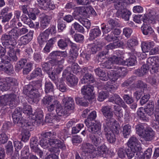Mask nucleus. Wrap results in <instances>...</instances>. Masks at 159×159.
<instances>
[{
  "mask_svg": "<svg viewBox=\"0 0 159 159\" xmlns=\"http://www.w3.org/2000/svg\"><path fill=\"white\" fill-rule=\"evenodd\" d=\"M64 61L65 59L64 58H62L60 60L52 59L50 61V63L52 66H54V71L55 74H59L63 70V64Z\"/></svg>",
  "mask_w": 159,
  "mask_h": 159,
  "instance_id": "13",
  "label": "nucleus"
},
{
  "mask_svg": "<svg viewBox=\"0 0 159 159\" xmlns=\"http://www.w3.org/2000/svg\"><path fill=\"white\" fill-rule=\"evenodd\" d=\"M123 1L119 0L114 2V7L117 10L116 13V15L120 13L122 11L125 9L124 6L125 4L123 2Z\"/></svg>",
  "mask_w": 159,
  "mask_h": 159,
  "instance_id": "32",
  "label": "nucleus"
},
{
  "mask_svg": "<svg viewBox=\"0 0 159 159\" xmlns=\"http://www.w3.org/2000/svg\"><path fill=\"white\" fill-rule=\"evenodd\" d=\"M131 126L129 125L124 126L123 127V133L125 138L128 137L127 136L129 135L131 131Z\"/></svg>",
  "mask_w": 159,
  "mask_h": 159,
  "instance_id": "57",
  "label": "nucleus"
},
{
  "mask_svg": "<svg viewBox=\"0 0 159 159\" xmlns=\"http://www.w3.org/2000/svg\"><path fill=\"white\" fill-rule=\"evenodd\" d=\"M67 83L70 86H73L76 85L78 82V78L73 74L70 76L66 77Z\"/></svg>",
  "mask_w": 159,
  "mask_h": 159,
  "instance_id": "34",
  "label": "nucleus"
},
{
  "mask_svg": "<svg viewBox=\"0 0 159 159\" xmlns=\"http://www.w3.org/2000/svg\"><path fill=\"white\" fill-rule=\"evenodd\" d=\"M103 116L105 118V124L104 125H109L113 124L115 121L113 118V113L111 109V106L109 105L103 106L101 110Z\"/></svg>",
  "mask_w": 159,
  "mask_h": 159,
  "instance_id": "7",
  "label": "nucleus"
},
{
  "mask_svg": "<svg viewBox=\"0 0 159 159\" xmlns=\"http://www.w3.org/2000/svg\"><path fill=\"white\" fill-rule=\"evenodd\" d=\"M16 96L14 93L7 94L1 95L0 97V107L2 108L7 105L9 102V106L11 109L16 107L15 103Z\"/></svg>",
  "mask_w": 159,
  "mask_h": 159,
  "instance_id": "5",
  "label": "nucleus"
},
{
  "mask_svg": "<svg viewBox=\"0 0 159 159\" xmlns=\"http://www.w3.org/2000/svg\"><path fill=\"white\" fill-rule=\"evenodd\" d=\"M88 46L90 50V53L92 54H95L99 50L98 47L96 46L94 43H92L88 44Z\"/></svg>",
  "mask_w": 159,
  "mask_h": 159,
  "instance_id": "54",
  "label": "nucleus"
},
{
  "mask_svg": "<svg viewBox=\"0 0 159 159\" xmlns=\"http://www.w3.org/2000/svg\"><path fill=\"white\" fill-rule=\"evenodd\" d=\"M8 34H10L11 38H12L14 39V40H12V43L15 41L16 44V40L20 35L19 31L16 29L13 28L9 32Z\"/></svg>",
  "mask_w": 159,
  "mask_h": 159,
  "instance_id": "40",
  "label": "nucleus"
},
{
  "mask_svg": "<svg viewBox=\"0 0 159 159\" xmlns=\"http://www.w3.org/2000/svg\"><path fill=\"white\" fill-rule=\"evenodd\" d=\"M104 125V131L107 141L111 143H114L116 140L115 136L112 130L113 124Z\"/></svg>",
  "mask_w": 159,
  "mask_h": 159,
  "instance_id": "10",
  "label": "nucleus"
},
{
  "mask_svg": "<svg viewBox=\"0 0 159 159\" xmlns=\"http://www.w3.org/2000/svg\"><path fill=\"white\" fill-rule=\"evenodd\" d=\"M23 92L27 96L33 99H35L40 96L38 89L32 87L30 85H27L24 87Z\"/></svg>",
  "mask_w": 159,
  "mask_h": 159,
  "instance_id": "11",
  "label": "nucleus"
},
{
  "mask_svg": "<svg viewBox=\"0 0 159 159\" xmlns=\"http://www.w3.org/2000/svg\"><path fill=\"white\" fill-rule=\"evenodd\" d=\"M113 63L124 65V61L123 59L120 57L113 56L110 58Z\"/></svg>",
  "mask_w": 159,
  "mask_h": 159,
  "instance_id": "51",
  "label": "nucleus"
},
{
  "mask_svg": "<svg viewBox=\"0 0 159 159\" xmlns=\"http://www.w3.org/2000/svg\"><path fill=\"white\" fill-rule=\"evenodd\" d=\"M23 107L22 108L23 113L25 114H26L30 116L32 113V109L31 107L28 105L26 102L23 103Z\"/></svg>",
  "mask_w": 159,
  "mask_h": 159,
  "instance_id": "49",
  "label": "nucleus"
},
{
  "mask_svg": "<svg viewBox=\"0 0 159 159\" xmlns=\"http://www.w3.org/2000/svg\"><path fill=\"white\" fill-rule=\"evenodd\" d=\"M56 115L55 113L49 112L46 114L45 121L48 123H52L55 120Z\"/></svg>",
  "mask_w": 159,
  "mask_h": 159,
  "instance_id": "41",
  "label": "nucleus"
},
{
  "mask_svg": "<svg viewBox=\"0 0 159 159\" xmlns=\"http://www.w3.org/2000/svg\"><path fill=\"white\" fill-rule=\"evenodd\" d=\"M93 87L91 85H85L82 88L81 92L84 95V98L86 99L90 100L94 98V93H93Z\"/></svg>",
  "mask_w": 159,
  "mask_h": 159,
  "instance_id": "12",
  "label": "nucleus"
},
{
  "mask_svg": "<svg viewBox=\"0 0 159 159\" xmlns=\"http://www.w3.org/2000/svg\"><path fill=\"white\" fill-rule=\"evenodd\" d=\"M100 66L102 68L111 69H114V66H113V64L111 61V60L110 58L107 61L102 63L100 65Z\"/></svg>",
  "mask_w": 159,
  "mask_h": 159,
  "instance_id": "46",
  "label": "nucleus"
},
{
  "mask_svg": "<svg viewBox=\"0 0 159 159\" xmlns=\"http://www.w3.org/2000/svg\"><path fill=\"white\" fill-rule=\"evenodd\" d=\"M9 62L3 63V67L1 68L2 70H3L4 71L9 75H11L13 74L14 72L13 67L12 65L11 64H8Z\"/></svg>",
  "mask_w": 159,
  "mask_h": 159,
  "instance_id": "35",
  "label": "nucleus"
},
{
  "mask_svg": "<svg viewBox=\"0 0 159 159\" xmlns=\"http://www.w3.org/2000/svg\"><path fill=\"white\" fill-rule=\"evenodd\" d=\"M117 88V86L116 85H111V82L108 81L102 88V90L99 91L98 100L100 102L103 101L108 96V91L113 92L116 90Z\"/></svg>",
  "mask_w": 159,
  "mask_h": 159,
  "instance_id": "4",
  "label": "nucleus"
},
{
  "mask_svg": "<svg viewBox=\"0 0 159 159\" xmlns=\"http://www.w3.org/2000/svg\"><path fill=\"white\" fill-rule=\"evenodd\" d=\"M41 136L42 137V139H46L50 142L54 140L53 136V134L51 132H48L45 133H43L41 134Z\"/></svg>",
  "mask_w": 159,
  "mask_h": 159,
  "instance_id": "56",
  "label": "nucleus"
},
{
  "mask_svg": "<svg viewBox=\"0 0 159 159\" xmlns=\"http://www.w3.org/2000/svg\"><path fill=\"white\" fill-rule=\"evenodd\" d=\"M54 104L56 105V111L57 114L59 116H61L65 115L70 114V113L65 109L64 107L63 108L60 102L58 101H54Z\"/></svg>",
  "mask_w": 159,
  "mask_h": 159,
  "instance_id": "21",
  "label": "nucleus"
},
{
  "mask_svg": "<svg viewBox=\"0 0 159 159\" xmlns=\"http://www.w3.org/2000/svg\"><path fill=\"white\" fill-rule=\"evenodd\" d=\"M97 116L96 112L95 111H93L91 112L88 116L87 118L85 120L84 122L86 124V123L88 122H92V120L95 119Z\"/></svg>",
  "mask_w": 159,
  "mask_h": 159,
  "instance_id": "62",
  "label": "nucleus"
},
{
  "mask_svg": "<svg viewBox=\"0 0 159 159\" xmlns=\"http://www.w3.org/2000/svg\"><path fill=\"white\" fill-rule=\"evenodd\" d=\"M143 109V107H140V120L145 121H148V119L147 116V114L150 116L151 115L154 110V106L150 104L148 105L146 109H145L146 113L142 112L141 110Z\"/></svg>",
  "mask_w": 159,
  "mask_h": 159,
  "instance_id": "16",
  "label": "nucleus"
},
{
  "mask_svg": "<svg viewBox=\"0 0 159 159\" xmlns=\"http://www.w3.org/2000/svg\"><path fill=\"white\" fill-rule=\"evenodd\" d=\"M50 141L46 139H42L40 141V144L44 148H47L50 145Z\"/></svg>",
  "mask_w": 159,
  "mask_h": 159,
  "instance_id": "61",
  "label": "nucleus"
},
{
  "mask_svg": "<svg viewBox=\"0 0 159 159\" xmlns=\"http://www.w3.org/2000/svg\"><path fill=\"white\" fill-rule=\"evenodd\" d=\"M152 153L151 148H148L144 153L140 149V159H149L151 156Z\"/></svg>",
  "mask_w": 159,
  "mask_h": 159,
  "instance_id": "36",
  "label": "nucleus"
},
{
  "mask_svg": "<svg viewBox=\"0 0 159 159\" xmlns=\"http://www.w3.org/2000/svg\"><path fill=\"white\" fill-rule=\"evenodd\" d=\"M82 152L81 155L82 158L87 159L86 157L88 156L90 154L96 152V149L93 145L89 143H84L82 144L81 148Z\"/></svg>",
  "mask_w": 159,
  "mask_h": 159,
  "instance_id": "8",
  "label": "nucleus"
},
{
  "mask_svg": "<svg viewBox=\"0 0 159 159\" xmlns=\"http://www.w3.org/2000/svg\"><path fill=\"white\" fill-rule=\"evenodd\" d=\"M114 69L116 73L120 77H124L128 73L127 69L123 66H115Z\"/></svg>",
  "mask_w": 159,
  "mask_h": 159,
  "instance_id": "29",
  "label": "nucleus"
},
{
  "mask_svg": "<svg viewBox=\"0 0 159 159\" xmlns=\"http://www.w3.org/2000/svg\"><path fill=\"white\" fill-rule=\"evenodd\" d=\"M101 34V31L98 27H96L90 30L89 34V39L91 40L94 39L99 36Z\"/></svg>",
  "mask_w": 159,
  "mask_h": 159,
  "instance_id": "33",
  "label": "nucleus"
},
{
  "mask_svg": "<svg viewBox=\"0 0 159 159\" xmlns=\"http://www.w3.org/2000/svg\"><path fill=\"white\" fill-rule=\"evenodd\" d=\"M57 89L61 91L64 92L67 90L65 83L62 80H60L57 83H55Z\"/></svg>",
  "mask_w": 159,
  "mask_h": 159,
  "instance_id": "44",
  "label": "nucleus"
},
{
  "mask_svg": "<svg viewBox=\"0 0 159 159\" xmlns=\"http://www.w3.org/2000/svg\"><path fill=\"white\" fill-rule=\"evenodd\" d=\"M149 66V65L147 64L143 65L141 69H140V76L146 75L148 72Z\"/></svg>",
  "mask_w": 159,
  "mask_h": 159,
  "instance_id": "58",
  "label": "nucleus"
},
{
  "mask_svg": "<svg viewBox=\"0 0 159 159\" xmlns=\"http://www.w3.org/2000/svg\"><path fill=\"white\" fill-rule=\"evenodd\" d=\"M68 42H69L68 39L65 38L61 39L58 42V46L61 49H65L68 46Z\"/></svg>",
  "mask_w": 159,
  "mask_h": 159,
  "instance_id": "45",
  "label": "nucleus"
},
{
  "mask_svg": "<svg viewBox=\"0 0 159 159\" xmlns=\"http://www.w3.org/2000/svg\"><path fill=\"white\" fill-rule=\"evenodd\" d=\"M145 123H140V136L146 141H151L153 139L154 132L151 129H148Z\"/></svg>",
  "mask_w": 159,
  "mask_h": 159,
  "instance_id": "6",
  "label": "nucleus"
},
{
  "mask_svg": "<svg viewBox=\"0 0 159 159\" xmlns=\"http://www.w3.org/2000/svg\"><path fill=\"white\" fill-rule=\"evenodd\" d=\"M27 60L26 59H22L20 60L16 66V70L19 71L21 70L27 62Z\"/></svg>",
  "mask_w": 159,
  "mask_h": 159,
  "instance_id": "55",
  "label": "nucleus"
},
{
  "mask_svg": "<svg viewBox=\"0 0 159 159\" xmlns=\"http://www.w3.org/2000/svg\"><path fill=\"white\" fill-rule=\"evenodd\" d=\"M42 85V80H38L32 81V84L30 85L32 87L38 89H40Z\"/></svg>",
  "mask_w": 159,
  "mask_h": 159,
  "instance_id": "60",
  "label": "nucleus"
},
{
  "mask_svg": "<svg viewBox=\"0 0 159 159\" xmlns=\"http://www.w3.org/2000/svg\"><path fill=\"white\" fill-rule=\"evenodd\" d=\"M110 102H114L116 104L125 108L126 107V105L122 99L116 94H114L113 96L111 97L109 99Z\"/></svg>",
  "mask_w": 159,
  "mask_h": 159,
  "instance_id": "22",
  "label": "nucleus"
},
{
  "mask_svg": "<svg viewBox=\"0 0 159 159\" xmlns=\"http://www.w3.org/2000/svg\"><path fill=\"white\" fill-rule=\"evenodd\" d=\"M33 32V31H30L28 34L21 37L18 40V45L21 46L28 44L32 38Z\"/></svg>",
  "mask_w": 159,
  "mask_h": 159,
  "instance_id": "20",
  "label": "nucleus"
},
{
  "mask_svg": "<svg viewBox=\"0 0 159 159\" xmlns=\"http://www.w3.org/2000/svg\"><path fill=\"white\" fill-rule=\"evenodd\" d=\"M144 23L141 27V30L143 33L145 35H152L154 39H156L157 36L155 34L154 31L149 25V24L157 23V19L155 15L151 16V14L147 17L144 15L143 19Z\"/></svg>",
  "mask_w": 159,
  "mask_h": 159,
  "instance_id": "1",
  "label": "nucleus"
},
{
  "mask_svg": "<svg viewBox=\"0 0 159 159\" xmlns=\"http://www.w3.org/2000/svg\"><path fill=\"white\" fill-rule=\"evenodd\" d=\"M119 26L118 23L116 21L113 19H111L108 21L107 25L104 27H102L101 28L104 34L108 33Z\"/></svg>",
  "mask_w": 159,
  "mask_h": 159,
  "instance_id": "18",
  "label": "nucleus"
},
{
  "mask_svg": "<svg viewBox=\"0 0 159 159\" xmlns=\"http://www.w3.org/2000/svg\"><path fill=\"white\" fill-rule=\"evenodd\" d=\"M2 44L6 47L8 56L4 59H2V62L6 63L10 61H16L18 59V56L20 54V50L18 49L16 52L14 51V47L16 45L15 41L11 44H9L7 42H3Z\"/></svg>",
  "mask_w": 159,
  "mask_h": 159,
  "instance_id": "3",
  "label": "nucleus"
},
{
  "mask_svg": "<svg viewBox=\"0 0 159 159\" xmlns=\"http://www.w3.org/2000/svg\"><path fill=\"white\" fill-rule=\"evenodd\" d=\"M21 135L22 140L26 142L28 140L30 134V132L28 130L24 129L22 131Z\"/></svg>",
  "mask_w": 159,
  "mask_h": 159,
  "instance_id": "53",
  "label": "nucleus"
},
{
  "mask_svg": "<svg viewBox=\"0 0 159 159\" xmlns=\"http://www.w3.org/2000/svg\"><path fill=\"white\" fill-rule=\"evenodd\" d=\"M54 145L59 149L60 148L63 150H65L66 149V145L64 142L58 139H54L50 142V146H53Z\"/></svg>",
  "mask_w": 159,
  "mask_h": 159,
  "instance_id": "28",
  "label": "nucleus"
},
{
  "mask_svg": "<svg viewBox=\"0 0 159 159\" xmlns=\"http://www.w3.org/2000/svg\"><path fill=\"white\" fill-rule=\"evenodd\" d=\"M88 12L85 8L84 7H76L74 9V11L73 13V15L75 19L76 18H81L78 17V16L81 15L83 16H87Z\"/></svg>",
  "mask_w": 159,
  "mask_h": 159,
  "instance_id": "23",
  "label": "nucleus"
},
{
  "mask_svg": "<svg viewBox=\"0 0 159 159\" xmlns=\"http://www.w3.org/2000/svg\"><path fill=\"white\" fill-rule=\"evenodd\" d=\"M42 7L44 10H53L56 7L54 4H52L49 1H47Z\"/></svg>",
  "mask_w": 159,
  "mask_h": 159,
  "instance_id": "52",
  "label": "nucleus"
},
{
  "mask_svg": "<svg viewBox=\"0 0 159 159\" xmlns=\"http://www.w3.org/2000/svg\"><path fill=\"white\" fill-rule=\"evenodd\" d=\"M86 125L88 128L89 132L97 134L101 137H102V134L101 132V124L99 122L94 123L92 122L86 121Z\"/></svg>",
  "mask_w": 159,
  "mask_h": 159,
  "instance_id": "9",
  "label": "nucleus"
},
{
  "mask_svg": "<svg viewBox=\"0 0 159 159\" xmlns=\"http://www.w3.org/2000/svg\"><path fill=\"white\" fill-rule=\"evenodd\" d=\"M30 118L35 123L36 126H38L43 121V115L42 111L38 110L34 114H30Z\"/></svg>",
  "mask_w": 159,
  "mask_h": 159,
  "instance_id": "15",
  "label": "nucleus"
},
{
  "mask_svg": "<svg viewBox=\"0 0 159 159\" xmlns=\"http://www.w3.org/2000/svg\"><path fill=\"white\" fill-rule=\"evenodd\" d=\"M149 65H159V59L157 56H153L149 57L147 61Z\"/></svg>",
  "mask_w": 159,
  "mask_h": 159,
  "instance_id": "47",
  "label": "nucleus"
},
{
  "mask_svg": "<svg viewBox=\"0 0 159 159\" xmlns=\"http://www.w3.org/2000/svg\"><path fill=\"white\" fill-rule=\"evenodd\" d=\"M18 84L17 80L12 77H6L5 79V82L3 83L2 90H7L10 89L13 86L17 85Z\"/></svg>",
  "mask_w": 159,
  "mask_h": 159,
  "instance_id": "14",
  "label": "nucleus"
},
{
  "mask_svg": "<svg viewBox=\"0 0 159 159\" xmlns=\"http://www.w3.org/2000/svg\"><path fill=\"white\" fill-rule=\"evenodd\" d=\"M76 19L81 23L87 29L90 28L91 23L88 19L83 18H76Z\"/></svg>",
  "mask_w": 159,
  "mask_h": 159,
  "instance_id": "43",
  "label": "nucleus"
},
{
  "mask_svg": "<svg viewBox=\"0 0 159 159\" xmlns=\"http://www.w3.org/2000/svg\"><path fill=\"white\" fill-rule=\"evenodd\" d=\"M42 70L40 68H37L33 71L30 76L27 77L29 80L33 79L39 76L42 75Z\"/></svg>",
  "mask_w": 159,
  "mask_h": 159,
  "instance_id": "37",
  "label": "nucleus"
},
{
  "mask_svg": "<svg viewBox=\"0 0 159 159\" xmlns=\"http://www.w3.org/2000/svg\"><path fill=\"white\" fill-rule=\"evenodd\" d=\"M62 102L64 104V107L69 113H70L71 111L75 108V103L73 98L71 97H67L63 98Z\"/></svg>",
  "mask_w": 159,
  "mask_h": 159,
  "instance_id": "17",
  "label": "nucleus"
},
{
  "mask_svg": "<svg viewBox=\"0 0 159 159\" xmlns=\"http://www.w3.org/2000/svg\"><path fill=\"white\" fill-rule=\"evenodd\" d=\"M138 41L135 39H130L128 40L127 42V47L131 48L137 45Z\"/></svg>",
  "mask_w": 159,
  "mask_h": 159,
  "instance_id": "64",
  "label": "nucleus"
},
{
  "mask_svg": "<svg viewBox=\"0 0 159 159\" xmlns=\"http://www.w3.org/2000/svg\"><path fill=\"white\" fill-rule=\"evenodd\" d=\"M84 97L80 98L79 97L75 98V101L77 104L81 106H85L88 105V102Z\"/></svg>",
  "mask_w": 159,
  "mask_h": 159,
  "instance_id": "48",
  "label": "nucleus"
},
{
  "mask_svg": "<svg viewBox=\"0 0 159 159\" xmlns=\"http://www.w3.org/2000/svg\"><path fill=\"white\" fill-rule=\"evenodd\" d=\"M131 15V12L129 10L125 9L117 15L121 17L125 20L128 21L129 20V17Z\"/></svg>",
  "mask_w": 159,
  "mask_h": 159,
  "instance_id": "39",
  "label": "nucleus"
},
{
  "mask_svg": "<svg viewBox=\"0 0 159 159\" xmlns=\"http://www.w3.org/2000/svg\"><path fill=\"white\" fill-rule=\"evenodd\" d=\"M54 90V86L50 81H46L45 84V91L46 93L52 92Z\"/></svg>",
  "mask_w": 159,
  "mask_h": 159,
  "instance_id": "50",
  "label": "nucleus"
},
{
  "mask_svg": "<svg viewBox=\"0 0 159 159\" xmlns=\"http://www.w3.org/2000/svg\"><path fill=\"white\" fill-rule=\"evenodd\" d=\"M94 80L93 76L90 74H86L83 78L81 79V83L82 84H90L93 83Z\"/></svg>",
  "mask_w": 159,
  "mask_h": 159,
  "instance_id": "38",
  "label": "nucleus"
},
{
  "mask_svg": "<svg viewBox=\"0 0 159 159\" xmlns=\"http://www.w3.org/2000/svg\"><path fill=\"white\" fill-rule=\"evenodd\" d=\"M12 117L14 123L20 126L21 123L23 121L22 120L21 109L20 108L16 109L12 114Z\"/></svg>",
  "mask_w": 159,
  "mask_h": 159,
  "instance_id": "19",
  "label": "nucleus"
},
{
  "mask_svg": "<svg viewBox=\"0 0 159 159\" xmlns=\"http://www.w3.org/2000/svg\"><path fill=\"white\" fill-rule=\"evenodd\" d=\"M108 149L104 144L98 147L96 152H95V156L103 157L107 153Z\"/></svg>",
  "mask_w": 159,
  "mask_h": 159,
  "instance_id": "26",
  "label": "nucleus"
},
{
  "mask_svg": "<svg viewBox=\"0 0 159 159\" xmlns=\"http://www.w3.org/2000/svg\"><path fill=\"white\" fill-rule=\"evenodd\" d=\"M138 139L134 136H131L127 143L128 146L126 148L127 156L128 159L134 156V159H139V146Z\"/></svg>",
  "mask_w": 159,
  "mask_h": 159,
  "instance_id": "2",
  "label": "nucleus"
},
{
  "mask_svg": "<svg viewBox=\"0 0 159 159\" xmlns=\"http://www.w3.org/2000/svg\"><path fill=\"white\" fill-rule=\"evenodd\" d=\"M89 136L91 143L96 147L98 146L103 142L101 137L94 134H90Z\"/></svg>",
  "mask_w": 159,
  "mask_h": 159,
  "instance_id": "25",
  "label": "nucleus"
},
{
  "mask_svg": "<svg viewBox=\"0 0 159 159\" xmlns=\"http://www.w3.org/2000/svg\"><path fill=\"white\" fill-rule=\"evenodd\" d=\"M154 43L153 41L143 42L141 44V48L143 52H148L154 46Z\"/></svg>",
  "mask_w": 159,
  "mask_h": 159,
  "instance_id": "31",
  "label": "nucleus"
},
{
  "mask_svg": "<svg viewBox=\"0 0 159 159\" xmlns=\"http://www.w3.org/2000/svg\"><path fill=\"white\" fill-rule=\"evenodd\" d=\"M49 34L45 30L41 32L38 37V41L40 45L43 44L48 40Z\"/></svg>",
  "mask_w": 159,
  "mask_h": 159,
  "instance_id": "27",
  "label": "nucleus"
},
{
  "mask_svg": "<svg viewBox=\"0 0 159 159\" xmlns=\"http://www.w3.org/2000/svg\"><path fill=\"white\" fill-rule=\"evenodd\" d=\"M123 43L120 41H117L111 43L107 45L106 47L107 50L108 49H113L120 47L122 46Z\"/></svg>",
  "mask_w": 159,
  "mask_h": 159,
  "instance_id": "42",
  "label": "nucleus"
},
{
  "mask_svg": "<svg viewBox=\"0 0 159 159\" xmlns=\"http://www.w3.org/2000/svg\"><path fill=\"white\" fill-rule=\"evenodd\" d=\"M49 56L53 59L57 60L62 57V58L66 57L67 56V53L66 51H53L50 54Z\"/></svg>",
  "mask_w": 159,
  "mask_h": 159,
  "instance_id": "24",
  "label": "nucleus"
},
{
  "mask_svg": "<svg viewBox=\"0 0 159 159\" xmlns=\"http://www.w3.org/2000/svg\"><path fill=\"white\" fill-rule=\"evenodd\" d=\"M42 18L40 23L41 27L43 29H44L47 27L49 24L50 20V17L44 13H42Z\"/></svg>",
  "mask_w": 159,
  "mask_h": 159,
  "instance_id": "30",
  "label": "nucleus"
},
{
  "mask_svg": "<svg viewBox=\"0 0 159 159\" xmlns=\"http://www.w3.org/2000/svg\"><path fill=\"white\" fill-rule=\"evenodd\" d=\"M108 53V51L106 49L99 52L97 55L98 57V60L99 61H102V60L104 59L107 58L106 56L107 55Z\"/></svg>",
  "mask_w": 159,
  "mask_h": 159,
  "instance_id": "59",
  "label": "nucleus"
},
{
  "mask_svg": "<svg viewBox=\"0 0 159 159\" xmlns=\"http://www.w3.org/2000/svg\"><path fill=\"white\" fill-rule=\"evenodd\" d=\"M72 26L76 30L81 33L84 32V29L83 27L77 22H75L72 25Z\"/></svg>",
  "mask_w": 159,
  "mask_h": 159,
  "instance_id": "63",
  "label": "nucleus"
}]
</instances>
